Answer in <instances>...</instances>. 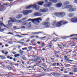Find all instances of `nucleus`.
<instances>
[{
  "label": "nucleus",
  "mask_w": 77,
  "mask_h": 77,
  "mask_svg": "<svg viewBox=\"0 0 77 77\" xmlns=\"http://www.w3.org/2000/svg\"><path fill=\"white\" fill-rule=\"evenodd\" d=\"M10 19L11 20H9L8 21V24L7 25V26L4 24V23H3L1 22L0 23V26H4L5 27H6L7 28H8L9 27H11V25L12 24V23L16 21V19L13 18H10Z\"/></svg>",
  "instance_id": "f257e3e1"
},
{
  "label": "nucleus",
  "mask_w": 77,
  "mask_h": 77,
  "mask_svg": "<svg viewBox=\"0 0 77 77\" xmlns=\"http://www.w3.org/2000/svg\"><path fill=\"white\" fill-rule=\"evenodd\" d=\"M31 8H35L36 10H38L39 9V6L36 5H31L26 7V9H31Z\"/></svg>",
  "instance_id": "f03ea898"
},
{
  "label": "nucleus",
  "mask_w": 77,
  "mask_h": 77,
  "mask_svg": "<svg viewBox=\"0 0 77 77\" xmlns=\"http://www.w3.org/2000/svg\"><path fill=\"white\" fill-rule=\"evenodd\" d=\"M68 22H65L64 21L62 20L58 22V26H61L62 25H63V24H67L68 23Z\"/></svg>",
  "instance_id": "7ed1b4c3"
},
{
  "label": "nucleus",
  "mask_w": 77,
  "mask_h": 77,
  "mask_svg": "<svg viewBox=\"0 0 77 77\" xmlns=\"http://www.w3.org/2000/svg\"><path fill=\"white\" fill-rule=\"evenodd\" d=\"M43 26H46V27H50V23L48 22H44L42 23Z\"/></svg>",
  "instance_id": "20e7f679"
},
{
  "label": "nucleus",
  "mask_w": 77,
  "mask_h": 77,
  "mask_svg": "<svg viewBox=\"0 0 77 77\" xmlns=\"http://www.w3.org/2000/svg\"><path fill=\"white\" fill-rule=\"evenodd\" d=\"M42 13L39 12H35L34 14V16L35 17H39L42 16Z\"/></svg>",
  "instance_id": "39448f33"
},
{
  "label": "nucleus",
  "mask_w": 77,
  "mask_h": 77,
  "mask_svg": "<svg viewBox=\"0 0 77 77\" xmlns=\"http://www.w3.org/2000/svg\"><path fill=\"white\" fill-rule=\"evenodd\" d=\"M59 23V22L56 23V21H54L53 23V26L55 27H60V26H59V23Z\"/></svg>",
  "instance_id": "423d86ee"
},
{
  "label": "nucleus",
  "mask_w": 77,
  "mask_h": 77,
  "mask_svg": "<svg viewBox=\"0 0 77 77\" xmlns=\"http://www.w3.org/2000/svg\"><path fill=\"white\" fill-rule=\"evenodd\" d=\"M48 11V10L47 8H46L45 9H40L38 11L40 12H47Z\"/></svg>",
  "instance_id": "0eeeda50"
},
{
  "label": "nucleus",
  "mask_w": 77,
  "mask_h": 77,
  "mask_svg": "<svg viewBox=\"0 0 77 77\" xmlns=\"http://www.w3.org/2000/svg\"><path fill=\"white\" fill-rule=\"evenodd\" d=\"M76 8H72V7L70 8L68 10L69 12H74L75 11Z\"/></svg>",
  "instance_id": "6e6552de"
},
{
  "label": "nucleus",
  "mask_w": 77,
  "mask_h": 77,
  "mask_svg": "<svg viewBox=\"0 0 77 77\" xmlns=\"http://www.w3.org/2000/svg\"><path fill=\"white\" fill-rule=\"evenodd\" d=\"M62 6V3H58L56 5V6L57 8H60Z\"/></svg>",
  "instance_id": "1a4fd4ad"
},
{
  "label": "nucleus",
  "mask_w": 77,
  "mask_h": 77,
  "mask_svg": "<svg viewBox=\"0 0 77 77\" xmlns=\"http://www.w3.org/2000/svg\"><path fill=\"white\" fill-rule=\"evenodd\" d=\"M51 6V2H48V4H46L44 5V6L47 8V7H48L49 6Z\"/></svg>",
  "instance_id": "9d476101"
},
{
  "label": "nucleus",
  "mask_w": 77,
  "mask_h": 77,
  "mask_svg": "<svg viewBox=\"0 0 77 77\" xmlns=\"http://www.w3.org/2000/svg\"><path fill=\"white\" fill-rule=\"evenodd\" d=\"M20 14L21 13H23V15H27L28 14V12H27V11H25L23 12L21 11L20 13Z\"/></svg>",
  "instance_id": "9b49d317"
},
{
  "label": "nucleus",
  "mask_w": 77,
  "mask_h": 77,
  "mask_svg": "<svg viewBox=\"0 0 77 77\" xmlns=\"http://www.w3.org/2000/svg\"><path fill=\"white\" fill-rule=\"evenodd\" d=\"M31 26H32V24H31V22H29L26 25V27H28V28L31 27Z\"/></svg>",
  "instance_id": "f8f14e48"
},
{
  "label": "nucleus",
  "mask_w": 77,
  "mask_h": 77,
  "mask_svg": "<svg viewBox=\"0 0 77 77\" xmlns=\"http://www.w3.org/2000/svg\"><path fill=\"white\" fill-rule=\"evenodd\" d=\"M73 7V6H72L71 5H69L66 6H65V8L66 9H69H69L70 8H72Z\"/></svg>",
  "instance_id": "ddd939ff"
},
{
  "label": "nucleus",
  "mask_w": 77,
  "mask_h": 77,
  "mask_svg": "<svg viewBox=\"0 0 77 77\" xmlns=\"http://www.w3.org/2000/svg\"><path fill=\"white\" fill-rule=\"evenodd\" d=\"M35 20H36L37 22V23H40L39 20H40V21H42V19L41 18H37Z\"/></svg>",
  "instance_id": "4468645a"
},
{
  "label": "nucleus",
  "mask_w": 77,
  "mask_h": 77,
  "mask_svg": "<svg viewBox=\"0 0 77 77\" xmlns=\"http://www.w3.org/2000/svg\"><path fill=\"white\" fill-rule=\"evenodd\" d=\"M23 17V15L21 14L18 15L16 17V18L17 19H20Z\"/></svg>",
  "instance_id": "2eb2a0df"
},
{
  "label": "nucleus",
  "mask_w": 77,
  "mask_h": 77,
  "mask_svg": "<svg viewBox=\"0 0 77 77\" xmlns=\"http://www.w3.org/2000/svg\"><path fill=\"white\" fill-rule=\"evenodd\" d=\"M66 13L65 12H62V13H60V15H61V17H64Z\"/></svg>",
  "instance_id": "dca6fc26"
},
{
  "label": "nucleus",
  "mask_w": 77,
  "mask_h": 77,
  "mask_svg": "<svg viewBox=\"0 0 77 77\" xmlns=\"http://www.w3.org/2000/svg\"><path fill=\"white\" fill-rule=\"evenodd\" d=\"M5 5H6V6H7L8 5V4H4L3 5H2L1 6V9L2 10V11H4V10H5V8H4V7L2 8V7H3L4 6H5Z\"/></svg>",
  "instance_id": "f3484780"
},
{
  "label": "nucleus",
  "mask_w": 77,
  "mask_h": 77,
  "mask_svg": "<svg viewBox=\"0 0 77 77\" xmlns=\"http://www.w3.org/2000/svg\"><path fill=\"white\" fill-rule=\"evenodd\" d=\"M68 15L69 17H72L74 16V14H72V13H71L69 14Z\"/></svg>",
  "instance_id": "a211bd4d"
},
{
  "label": "nucleus",
  "mask_w": 77,
  "mask_h": 77,
  "mask_svg": "<svg viewBox=\"0 0 77 77\" xmlns=\"http://www.w3.org/2000/svg\"><path fill=\"white\" fill-rule=\"evenodd\" d=\"M65 60L66 61H68V62H73L74 61V60H69L68 58H66L65 59Z\"/></svg>",
  "instance_id": "6ab92c4d"
},
{
  "label": "nucleus",
  "mask_w": 77,
  "mask_h": 77,
  "mask_svg": "<svg viewBox=\"0 0 77 77\" xmlns=\"http://www.w3.org/2000/svg\"><path fill=\"white\" fill-rule=\"evenodd\" d=\"M44 2L42 1H41L38 2L37 3L38 5H42V4H44Z\"/></svg>",
  "instance_id": "aec40b11"
},
{
  "label": "nucleus",
  "mask_w": 77,
  "mask_h": 77,
  "mask_svg": "<svg viewBox=\"0 0 77 77\" xmlns=\"http://www.w3.org/2000/svg\"><path fill=\"white\" fill-rule=\"evenodd\" d=\"M54 15L56 17H58V16L60 15V13H55Z\"/></svg>",
  "instance_id": "412c9836"
},
{
  "label": "nucleus",
  "mask_w": 77,
  "mask_h": 77,
  "mask_svg": "<svg viewBox=\"0 0 77 77\" xmlns=\"http://www.w3.org/2000/svg\"><path fill=\"white\" fill-rule=\"evenodd\" d=\"M52 46H53V44L49 43V45L48 46V48H51L52 47Z\"/></svg>",
  "instance_id": "4be33fe9"
},
{
  "label": "nucleus",
  "mask_w": 77,
  "mask_h": 77,
  "mask_svg": "<svg viewBox=\"0 0 77 77\" xmlns=\"http://www.w3.org/2000/svg\"><path fill=\"white\" fill-rule=\"evenodd\" d=\"M64 5H69V2H65L63 3Z\"/></svg>",
  "instance_id": "5701e85b"
},
{
  "label": "nucleus",
  "mask_w": 77,
  "mask_h": 77,
  "mask_svg": "<svg viewBox=\"0 0 77 77\" xmlns=\"http://www.w3.org/2000/svg\"><path fill=\"white\" fill-rule=\"evenodd\" d=\"M41 32H33L32 33V35H36V34H38V33H40Z\"/></svg>",
  "instance_id": "b1692460"
},
{
  "label": "nucleus",
  "mask_w": 77,
  "mask_h": 77,
  "mask_svg": "<svg viewBox=\"0 0 77 77\" xmlns=\"http://www.w3.org/2000/svg\"><path fill=\"white\" fill-rule=\"evenodd\" d=\"M0 57L1 58V59H6V57H3L2 55H0Z\"/></svg>",
  "instance_id": "393cba45"
},
{
  "label": "nucleus",
  "mask_w": 77,
  "mask_h": 77,
  "mask_svg": "<svg viewBox=\"0 0 77 77\" xmlns=\"http://www.w3.org/2000/svg\"><path fill=\"white\" fill-rule=\"evenodd\" d=\"M29 61H32V62H36L35 58L29 60Z\"/></svg>",
  "instance_id": "a878e982"
},
{
  "label": "nucleus",
  "mask_w": 77,
  "mask_h": 77,
  "mask_svg": "<svg viewBox=\"0 0 77 77\" xmlns=\"http://www.w3.org/2000/svg\"><path fill=\"white\" fill-rule=\"evenodd\" d=\"M27 24V22L26 21H25L22 23V25L24 26L26 25Z\"/></svg>",
  "instance_id": "bb28decb"
},
{
  "label": "nucleus",
  "mask_w": 77,
  "mask_h": 77,
  "mask_svg": "<svg viewBox=\"0 0 77 77\" xmlns=\"http://www.w3.org/2000/svg\"><path fill=\"white\" fill-rule=\"evenodd\" d=\"M46 38V36H45L43 37H40L39 38V39H40L41 40H44V38Z\"/></svg>",
  "instance_id": "cd10ccee"
},
{
  "label": "nucleus",
  "mask_w": 77,
  "mask_h": 77,
  "mask_svg": "<svg viewBox=\"0 0 77 77\" xmlns=\"http://www.w3.org/2000/svg\"><path fill=\"white\" fill-rule=\"evenodd\" d=\"M13 29H14V30H17V29H20L19 28H17V27L15 26H14L13 27Z\"/></svg>",
  "instance_id": "c85d7f7f"
},
{
  "label": "nucleus",
  "mask_w": 77,
  "mask_h": 77,
  "mask_svg": "<svg viewBox=\"0 0 77 77\" xmlns=\"http://www.w3.org/2000/svg\"><path fill=\"white\" fill-rule=\"evenodd\" d=\"M14 36H17V37H18V38H23V37L19 35H14Z\"/></svg>",
  "instance_id": "c756f323"
},
{
  "label": "nucleus",
  "mask_w": 77,
  "mask_h": 77,
  "mask_svg": "<svg viewBox=\"0 0 77 77\" xmlns=\"http://www.w3.org/2000/svg\"><path fill=\"white\" fill-rule=\"evenodd\" d=\"M18 56H20V54H15L14 55V57H18Z\"/></svg>",
  "instance_id": "7c9ffc66"
},
{
  "label": "nucleus",
  "mask_w": 77,
  "mask_h": 77,
  "mask_svg": "<svg viewBox=\"0 0 77 77\" xmlns=\"http://www.w3.org/2000/svg\"><path fill=\"white\" fill-rule=\"evenodd\" d=\"M35 59L36 62H37V61H38V60H39V59H40V58H39V57H37V58H35Z\"/></svg>",
  "instance_id": "2f4dec72"
},
{
  "label": "nucleus",
  "mask_w": 77,
  "mask_h": 77,
  "mask_svg": "<svg viewBox=\"0 0 77 77\" xmlns=\"http://www.w3.org/2000/svg\"><path fill=\"white\" fill-rule=\"evenodd\" d=\"M53 75H60L57 73H53Z\"/></svg>",
  "instance_id": "473e14b6"
},
{
  "label": "nucleus",
  "mask_w": 77,
  "mask_h": 77,
  "mask_svg": "<svg viewBox=\"0 0 77 77\" xmlns=\"http://www.w3.org/2000/svg\"><path fill=\"white\" fill-rule=\"evenodd\" d=\"M22 59L23 60H27V58L25 57H22Z\"/></svg>",
  "instance_id": "72a5a7b5"
},
{
  "label": "nucleus",
  "mask_w": 77,
  "mask_h": 77,
  "mask_svg": "<svg viewBox=\"0 0 77 77\" xmlns=\"http://www.w3.org/2000/svg\"><path fill=\"white\" fill-rule=\"evenodd\" d=\"M36 19H32V20H31V21L32 22V23H33L35 21H36Z\"/></svg>",
  "instance_id": "f704fd0d"
},
{
  "label": "nucleus",
  "mask_w": 77,
  "mask_h": 77,
  "mask_svg": "<svg viewBox=\"0 0 77 77\" xmlns=\"http://www.w3.org/2000/svg\"><path fill=\"white\" fill-rule=\"evenodd\" d=\"M28 14H29V13H31V12H32V10H28L27 11Z\"/></svg>",
  "instance_id": "c9c22d12"
},
{
  "label": "nucleus",
  "mask_w": 77,
  "mask_h": 77,
  "mask_svg": "<svg viewBox=\"0 0 77 77\" xmlns=\"http://www.w3.org/2000/svg\"><path fill=\"white\" fill-rule=\"evenodd\" d=\"M16 22L17 23H22V21L20 20H17L16 21Z\"/></svg>",
  "instance_id": "e433bc0d"
},
{
  "label": "nucleus",
  "mask_w": 77,
  "mask_h": 77,
  "mask_svg": "<svg viewBox=\"0 0 77 77\" xmlns=\"http://www.w3.org/2000/svg\"><path fill=\"white\" fill-rule=\"evenodd\" d=\"M27 17H25L22 19V21H24V20H27Z\"/></svg>",
  "instance_id": "4c0bfd02"
},
{
  "label": "nucleus",
  "mask_w": 77,
  "mask_h": 77,
  "mask_svg": "<svg viewBox=\"0 0 77 77\" xmlns=\"http://www.w3.org/2000/svg\"><path fill=\"white\" fill-rule=\"evenodd\" d=\"M6 30V29L5 28H3V29H1L0 32H3L5 30Z\"/></svg>",
  "instance_id": "58836bf2"
},
{
  "label": "nucleus",
  "mask_w": 77,
  "mask_h": 77,
  "mask_svg": "<svg viewBox=\"0 0 77 77\" xmlns=\"http://www.w3.org/2000/svg\"><path fill=\"white\" fill-rule=\"evenodd\" d=\"M62 8L63 9H65V5H63L62 7Z\"/></svg>",
  "instance_id": "ea45409f"
},
{
  "label": "nucleus",
  "mask_w": 77,
  "mask_h": 77,
  "mask_svg": "<svg viewBox=\"0 0 77 77\" xmlns=\"http://www.w3.org/2000/svg\"><path fill=\"white\" fill-rule=\"evenodd\" d=\"M57 2V0H53V3H56Z\"/></svg>",
  "instance_id": "a19ab883"
},
{
  "label": "nucleus",
  "mask_w": 77,
  "mask_h": 77,
  "mask_svg": "<svg viewBox=\"0 0 77 77\" xmlns=\"http://www.w3.org/2000/svg\"><path fill=\"white\" fill-rule=\"evenodd\" d=\"M9 64H10V66H12V65H14V63L11 62H9Z\"/></svg>",
  "instance_id": "79ce46f5"
},
{
  "label": "nucleus",
  "mask_w": 77,
  "mask_h": 77,
  "mask_svg": "<svg viewBox=\"0 0 77 77\" xmlns=\"http://www.w3.org/2000/svg\"><path fill=\"white\" fill-rule=\"evenodd\" d=\"M21 29H25L26 28V27L24 26H22L20 27Z\"/></svg>",
  "instance_id": "37998d69"
},
{
  "label": "nucleus",
  "mask_w": 77,
  "mask_h": 77,
  "mask_svg": "<svg viewBox=\"0 0 77 77\" xmlns=\"http://www.w3.org/2000/svg\"><path fill=\"white\" fill-rule=\"evenodd\" d=\"M28 48H29V50H32V46L28 47Z\"/></svg>",
  "instance_id": "c03bdc74"
},
{
  "label": "nucleus",
  "mask_w": 77,
  "mask_h": 77,
  "mask_svg": "<svg viewBox=\"0 0 77 77\" xmlns=\"http://www.w3.org/2000/svg\"><path fill=\"white\" fill-rule=\"evenodd\" d=\"M4 62H5V63H8V62H9V60L4 61Z\"/></svg>",
  "instance_id": "a18cd8bd"
},
{
  "label": "nucleus",
  "mask_w": 77,
  "mask_h": 77,
  "mask_svg": "<svg viewBox=\"0 0 77 77\" xmlns=\"http://www.w3.org/2000/svg\"><path fill=\"white\" fill-rule=\"evenodd\" d=\"M56 65V63H54V64H53V66H55Z\"/></svg>",
  "instance_id": "49530a36"
},
{
  "label": "nucleus",
  "mask_w": 77,
  "mask_h": 77,
  "mask_svg": "<svg viewBox=\"0 0 77 77\" xmlns=\"http://www.w3.org/2000/svg\"><path fill=\"white\" fill-rule=\"evenodd\" d=\"M19 52H20V53H23L24 51H21V50H20L19 51Z\"/></svg>",
  "instance_id": "de8ad7c7"
},
{
  "label": "nucleus",
  "mask_w": 77,
  "mask_h": 77,
  "mask_svg": "<svg viewBox=\"0 0 77 77\" xmlns=\"http://www.w3.org/2000/svg\"><path fill=\"white\" fill-rule=\"evenodd\" d=\"M12 42L11 41L9 42H8V44H12Z\"/></svg>",
  "instance_id": "09e8293b"
},
{
  "label": "nucleus",
  "mask_w": 77,
  "mask_h": 77,
  "mask_svg": "<svg viewBox=\"0 0 77 77\" xmlns=\"http://www.w3.org/2000/svg\"><path fill=\"white\" fill-rule=\"evenodd\" d=\"M32 19H29L27 20L26 21H32Z\"/></svg>",
  "instance_id": "8fccbe9b"
},
{
  "label": "nucleus",
  "mask_w": 77,
  "mask_h": 77,
  "mask_svg": "<svg viewBox=\"0 0 77 77\" xmlns=\"http://www.w3.org/2000/svg\"><path fill=\"white\" fill-rule=\"evenodd\" d=\"M18 43H19V44H24V42H18Z\"/></svg>",
  "instance_id": "3c124183"
},
{
  "label": "nucleus",
  "mask_w": 77,
  "mask_h": 77,
  "mask_svg": "<svg viewBox=\"0 0 77 77\" xmlns=\"http://www.w3.org/2000/svg\"><path fill=\"white\" fill-rule=\"evenodd\" d=\"M22 50H27V48H22Z\"/></svg>",
  "instance_id": "603ef678"
},
{
  "label": "nucleus",
  "mask_w": 77,
  "mask_h": 77,
  "mask_svg": "<svg viewBox=\"0 0 77 77\" xmlns=\"http://www.w3.org/2000/svg\"><path fill=\"white\" fill-rule=\"evenodd\" d=\"M61 38L62 39H66V37H61Z\"/></svg>",
  "instance_id": "864d4df0"
},
{
  "label": "nucleus",
  "mask_w": 77,
  "mask_h": 77,
  "mask_svg": "<svg viewBox=\"0 0 77 77\" xmlns=\"http://www.w3.org/2000/svg\"><path fill=\"white\" fill-rule=\"evenodd\" d=\"M54 53H55V54H57V51H55Z\"/></svg>",
  "instance_id": "5fc2aeb1"
},
{
  "label": "nucleus",
  "mask_w": 77,
  "mask_h": 77,
  "mask_svg": "<svg viewBox=\"0 0 77 77\" xmlns=\"http://www.w3.org/2000/svg\"><path fill=\"white\" fill-rule=\"evenodd\" d=\"M35 37V36L34 35H32L31 36V37H30L29 38H33Z\"/></svg>",
  "instance_id": "6e6d98bb"
},
{
  "label": "nucleus",
  "mask_w": 77,
  "mask_h": 77,
  "mask_svg": "<svg viewBox=\"0 0 77 77\" xmlns=\"http://www.w3.org/2000/svg\"><path fill=\"white\" fill-rule=\"evenodd\" d=\"M74 35H75V36H77V34L71 35L69 36H74Z\"/></svg>",
  "instance_id": "4d7b16f0"
},
{
  "label": "nucleus",
  "mask_w": 77,
  "mask_h": 77,
  "mask_svg": "<svg viewBox=\"0 0 77 77\" xmlns=\"http://www.w3.org/2000/svg\"><path fill=\"white\" fill-rule=\"evenodd\" d=\"M77 69H75L74 70H73V72H77Z\"/></svg>",
  "instance_id": "13d9d810"
},
{
  "label": "nucleus",
  "mask_w": 77,
  "mask_h": 77,
  "mask_svg": "<svg viewBox=\"0 0 77 77\" xmlns=\"http://www.w3.org/2000/svg\"><path fill=\"white\" fill-rule=\"evenodd\" d=\"M54 41V42H56L57 41V40L56 39H54L53 40Z\"/></svg>",
  "instance_id": "bf43d9fd"
},
{
  "label": "nucleus",
  "mask_w": 77,
  "mask_h": 77,
  "mask_svg": "<svg viewBox=\"0 0 77 77\" xmlns=\"http://www.w3.org/2000/svg\"><path fill=\"white\" fill-rule=\"evenodd\" d=\"M58 47H59L60 48H61V45H60L59 44L58 45Z\"/></svg>",
  "instance_id": "052dcab7"
},
{
  "label": "nucleus",
  "mask_w": 77,
  "mask_h": 77,
  "mask_svg": "<svg viewBox=\"0 0 77 77\" xmlns=\"http://www.w3.org/2000/svg\"><path fill=\"white\" fill-rule=\"evenodd\" d=\"M49 20H50V19H49V18H48L46 19V21H49Z\"/></svg>",
  "instance_id": "680f3d73"
},
{
  "label": "nucleus",
  "mask_w": 77,
  "mask_h": 77,
  "mask_svg": "<svg viewBox=\"0 0 77 77\" xmlns=\"http://www.w3.org/2000/svg\"><path fill=\"white\" fill-rule=\"evenodd\" d=\"M13 54H16L17 53V52L15 51H14L12 52Z\"/></svg>",
  "instance_id": "e2e57ef3"
},
{
  "label": "nucleus",
  "mask_w": 77,
  "mask_h": 77,
  "mask_svg": "<svg viewBox=\"0 0 77 77\" xmlns=\"http://www.w3.org/2000/svg\"><path fill=\"white\" fill-rule=\"evenodd\" d=\"M21 35H28V34H22Z\"/></svg>",
  "instance_id": "0e129e2a"
},
{
  "label": "nucleus",
  "mask_w": 77,
  "mask_h": 77,
  "mask_svg": "<svg viewBox=\"0 0 77 77\" xmlns=\"http://www.w3.org/2000/svg\"><path fill=\"white\" fill-rule=\"evenodd\" d=\"M69 74H70V75H73V72H70L69 73Z\"/></svg>",
  "instance_id": "69168bd1"
},
{
  "label": "nucleus",
  "mask_w": 77,
  "mask_h": 77,
  "mask_svg": "<svg viewBox=\"0 0 77 77\" xmlns=\"http://www.w3.org/2000/svg\"><path fill=\"white\" fill-rule=\"evenodd\" d=\"M45 49L44 48H43L42 49V50H43L44 51H45Z\"/></svg>",
  "instance_id": "338daca9"
},
{
  "label": "nucleus",
  "mask_w": 77,
  "mask_h": 77,
  "mask_svg": "<svg viewBox=\"0 0 77 77\" xmlns=\"http://www.w3.org/2000/svg\"><path fill=\"white\" fill-rule=\"evenodd\" d=\"M75 2L77 4V0H75Z\"/></svg>",
  "instance_id": "774afa93"
}]
</instances>
